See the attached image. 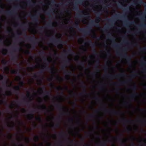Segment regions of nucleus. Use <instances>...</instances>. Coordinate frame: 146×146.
I'll return each instance as SVG.
<instances>
[{
    "mask_svg": "<svg viewBox=\"0 0 146 146\" xmlns=\"http://www.w3.org/2000/svg\"><path fill=\"white\" fill-rule=\"evenodd\" d=\"M35 111L34 110H32L31 111L32 113H31L28 115L29 119L31 120L33 119L34 118V117L33 113Z\"/></svg>",
    "mask_w": 146,
    "mask_h": 146,
    "instance_id": "72a5a7b5",
    "label": "nucleus"
},
{
    "mask_svg": "<svg viewBox=\"0 0 146 146\" xmlns=\"http://www.w3.org/2000/svg\"><path fill=\"white\" fill-rule=\"evenodd\" d=\"M45 90L44 92H42L44 95L46 97H48L50 95H51V94L50 92L46 90V88L44 86H43L42 88H40V90L42 91L43 90Z\"/></svg>",
    "mask_w": 146,
    "mask_h": 146,
    "instance_id": "aec40b11",
    "label": "nucleus"
},
{
    "mask_svg": "<svg viewBox=\"0 0 146 146\" xmlns=\"http://www.w3.org/2000/svg\"><path fill=\"white\" fill-rule=\"evenodd\" d=\"M41 109L42 111H45L47 113H50L51 111L48 110L46 106L44 104H43L41 107Z\"/></svg>",
    "mask_w": 146,
    "mask_h": 146,
    "instance_id": "a878e982",
    "label": "nucleus"
},
{
    "mask_svg": "<svg viewBox=\"0 0 146 146\" xmlns=\"http://www.w3.org/2000/svg\"><path fill=\"white\" fill-rule=\"evenodd\" d=\"M7 92L8 93V94H4L3 95L4 96H5L6 95L9 96V95H11L12 94L11 92L10 91H8Z\"/></svg>",
    "mask_w": 146,
    "mask_h": 146,
    "instance_id": "0e129e2a",
    "label": "nucleus"
},
{
    "mask_svg": "<svg viewBox=\"0 0 146 146\" xmlns=\"http://www.w3.org/2000/svg\"><path fill=\"white\" fill-rule=\"evenodd\" d=\"M111 34L110 33H108V34L107 37L109 38L110 37V38H109V40H111V41L113 43L112 45V46L115 48H119L120 47V45L117 44L115 42V39L113 37H111Z\"/></svg>",
    "mask_w": 146,
    "mask_h": 146,
    "instance_id": "ddd939ff",
    "label": "nucleus"
},
{
    "mask_svg": "<svg viewBox=\"0 0 146 146\" xmlns=\"http://www.w3.org/2000/svg\"><path fill=\"white\" fill-rule=\"evenodd\" d=\"M134 74L131 75L130 76V78H129L127 81L121 82L119 84L116 82H114L113 83V84L116 86H119L120 84H126L127 82H131L132 81V79L135 77L137 76L136 73L134 72Z\"/></svg>",
    "mask_w": 146,
    "mask_h": 146,
    "instance_id": "423d86ee",
    "label": "nucleus"
},
{
    "mask_svg": "<svg viewBox=\"0 0 146 146\" xmlns=\"http://www.w3.org/2000/svg\"><path fill=\"white\" fill-rule=\"evenodd\" d=\"M81 86L83 88V91L82 93H80L79 94V95L80 96H82L83 94L85 95H89L86 92V86L85 85V82L83 81H82L81 82Z\"/></svg>",
    "mask_w": 146,
    "mask_h": 146,
    "instance_id": "2eb2a0df",
    "label": "nucleus"
},
{
    "mask_svg": "<svg viewBox=\"0 0 146 146\" xmlns=\"http://www.w3.org/2000/svg\"><path fill=\"white\" fill-rule=\"evenodd\" d=\"M134 23V22H128L127 23L125 24V25L126 26L128 27L129 25H132Z\"/></svg>",
    "mask_w": 146,
    "mask_h": 146,
    "instance_id": "49530a36",
    "label": "nucleus"
},
{
    "mask_svg": "<svg viewBox=\"0 0 146 146\" xmlns=\"http://www.w3.org/2000/svg\"><path fill=\"white\" fill-rule=\"evenodd\" d=\"M141 62L142 70L144 72L146 73V67H143V66H146V60H145L144 61L141 60Z\"/></svg>",
    "mask_w": 146,
    "mask_h": 146,
    "instance_id": "4be33fe9",
    "label": "nucleus"
},
{
    "mask_svg": "<svg viewBox=\"0 0 146 146\" xmlns=\"http://www.w3.org/2000/svg\"><path fill=\"white\" fill-rule=\"evenodd\" d=\"M125 131L128 133H129L131 131V128L129 127H127L125 129Z\"/></svg>",
    "mask_w": 146,
    "mask_h": 146,
    "instance_id": "09e8293b",
    "label": "nucleus"
},
{
    "mask_svg": "<svg viewBox=\"0 0 146 146\" xmlns=\"http://www.w3.org/2000/svg\"><path fill=\"white\" fill-rule=\"evenodd\" d=\"M79 65L82 66L84 68H85L84 67L85 64L83 61H81L78 63Z\"/></svg>",
    "mask_w": 146,
    "mask_h": 146,
    "instance_id": "c03bdc74",
    "label": "nucleus"
},
{
    "mask_svg": "<svg viewBox=\"0 0 146 146\" xmlns=\"http://www.w3.org/2000/svg\"><path fill=\"white\" fill-rule=\"evenodd\" d=\"M116 54L117 55L121 57L125 58L127 62L129 64V65L130 66H132V64L130 62L132 58V57L131 56H128L126 53L124 54H123L117 52Z\"/></svg>",
    "mask_w": 146,
    "mask_h": 146,
    "instance_id": "0eeeda50",
    "label": "nucleus"
},
{
    "mask_svg": "<svg viewBox=\"0 0 146 146\" xmlns=\"http://www.w3.org/2000/svg\"><path fill=\"white\" fill-rule=\"evenodd\" d=\"M19 7H21V6L19 5H17L14 7V9L12 11L5 12L4 10L3 7L1 6H0V8L2 9L1 11H3L6 15L9 16H13L16 14L17 13L15 10V9H18L19 8Z\"/></svg>",
    "mask_w": 146,
    "mask_h": 146,
    "instance_id": "20e7f679",
    "label": "nucleus"
},
{
    "mask_svg": "<svg viewBox=\"0 0 146 146\" xmlns=\"http://www.w3.org/2000/svg\"><path fill=\"white\" fill-rule=\"evenodd\" d=\"M7 52V50L6 49H4L3 50L2 52L4 55H6V53Z\"/></svg>",
    "mask_w": 146,
    "mask_h": 146,
    "instance_id": "a18cd8bd",
    "label": "nucleus"
},
{
    "mask_svg": "<svg viewBox=\"0 0 146 146\" xmlns=\"http://www.w3.org/2000/svg\"><path fill=\"white\" fill-rule=\"evenodd\" d=\"M137 121L138 122H140L143 124L145 123L146 122V121L145 120H137Z\"/></svg>",
    "mask_w": 146,
    "mask_h": 146,
    "instance_id": "864d4df0",
    "label": "nucleus"
},
{
    "mask_svg": "<svg viewBox=\"0 0 146 146\" xmlns=\"http://www.w3.org/2000/svg\"><path fill=\"white\" fill-rule=\"evenodd\" d=\"M106 105L104 104H103V107L102 109L104 110V111L106 113L115 115H118L121 114L124 115L123 113H122L120 112L117 111L115 110H108L106 109Z\"/></svg>",
    "mask_w": 146,
    "mask_h": 146,
    "instance_id": "39448f33",
    "label": "nucleus"
},
{
    "mask_svg": "<svg viewBox=\"0 0 146 146\" xmlns=\"http://www.w3.org/2000/svg\"><path fill=\"white\" fill-rule=\"evenodd\" d=\"M125 76V75L124 73H121L117 74V75H115L111 74H106V76L108 78L113 79L116 78L118 77H124Z\"/></svg>",
    "mask_w": 146,
    "mask_h": 146,
    "instance_id": "4468645a",
    "label": "nucleus"
},
{
    "mask_svg": "<svg viewBox=\"0 0 146 146\" xmlns=\"http://www.w3.org/2000/svg\"><path fill=\"white\" fill-rule=\"evenodd\" d=\"M113 138H114L116 140H119L120 141H122V143L123 144H125L126 141V140H123L122 139H121L120 137H113Z\"/></svg>",
    "mask_w": 146,
    "mask_h": 146,
    "instance_id": "c85d7f7f",
    "label": "nucleus"
},
{
    "mask_svg": "<svg viewBox=\"0 0 146 146\" xmlns=\"http://www.w3.org/2000/svg\"><path fill=\"white\" fill-rule=\"evenodd\" d=\"M77 133L80 135L81 141H82L83 142H84V138L83 137H82L80 135L79 132H77Z\"/></svg>",
    "mask_w": 146,
    "mask_h": 146,
    "instance_id": "8fccbe9b",
    "label": "nucleus"
},
{
    "mask_svg": "<svg viewBox=\"0 0 146 146\" xmlns=\"http://www.w3.org/2000/svg\"><path fill=\"white\" fill-rule=\"evenodd\" d=\"M8 126L9 127L11 128V130L13 129L15 127V125L14 123H13V125H8Z\"/></svg>",
    "mask_w": 146,
    "mask_h": 146,
    "instance_id": "6e6d98bb",
    "label": "nucleus"
},
{
    "mask_svg": "<svg viewBox=\"0 0 146 146\" xmlns=\"http://www.w3.org/2000/svg\"><path fill=\"white\" fill-rule=\"evenodd\" d=\"M100 145L101 146H107V142L106 141H104L100 143Z\"/></svg>",
    "mask_w": 146,
    "mask_h": 146,
    "instance_id": "ea45409f",
    "label": "nucleus"
},
{
    "mask_svg": "<svg viewBox=\"0 0 146 146\" xmlns=\"http://www.w3.org/2000/svg\"><path fill=\"white\" fill-rule=\"evenodd\" d=\"M87 43L89 44H91L92 47H93V48H94V49L93 50V52L94 54L96 56H97L98 55V54L97 52V51H96L95 48V44H94L93 43V42H92V41H91L90 40H88L87 42H85L84 43V44H86Z\"/></svg>",
    "mask_w": 146,
    "mask_h": 146,
    "instance_id": "a211bd4d",
    "label": "nucleus"
},
{
    "mask_svg": "<svg viewBox=\"0 0 146 146\" xmlns=\"http://www.w3.org/2000/svg\"><path fill=\"white\" fill-rule=\"evenodd\" d=\"M1 101L2 103H5L7 105V103L5 100H1Z\"/></svg>",
    "mask_w": 146,
    "mask_h": 146,
    "instance_id": "e2e57ef3",
    "label": "nucleus"
},
{
    "mask_svg": "<svg viewBox=\"0 0 146 146\" xmlns=\"http://www.w3.org/2000/svg\"><path fill=\"white\" fill-rule=\"evenodd\" d=\"M144 6L146 7L145 11L143 13H141L139 15L141 16L140 19L143 21H145L146 19V3L144 5Z\"/></svg>",
    "mask_w": 146,
    "mask_h": 146,
    "instance_id": "412c9836",
    "label": "nucleus"
},
{
    "mask_svg": "<svg viewBox=\"0 0 146 146\" xmlns=\"http://www.w3.org/2000/svg\"><path fill=\"white\" fill-rule=\"evenodd\" d=\"M143 2L142 0H137V1L133 3L132 4L133 5L135 6L136 5H137L139 3L141 4Z\"/></svg>",
    "mask_w": 146,
    "mask_h": 146,
    "instance_id": "f704fd0d",
    "label": "nucleus"
},
{
    "mask_svg": "<svg viewBox=\"0 0 146 146\" xmlns=\"http://www.w3.org/2000/svg\"><path fill=\"white\" fill-rule=\"evenodd\" d=\"M139 28H144L146 27V24L145 23L142 24L138 26Z\"/></svg>",
    "mask_w": 146,
    "mask_h": 146,
    "instance_id": "4c0bfd02",
    "label": "nucleus"
},
{
    "mask_svg": "<svg viewBox=\"0 0 146 146\" xmlns=\"http://www.w3.org/2000/svg\"><path fill=\"white\" fill-rule=\"evenodd\" d=\"M65 135V133L63 132H60L59 134V135L60 137H62Z\"/></svg>",
    "mask_w": 146,
    "mask_h": 146,
    "instance_id": "4d7b16f0",
    "label": "nucleus"
},
{
    "mask_svg": "<svg viewBox=\"0 0 146 146\" xmlns=\"http://www.w3.org/2000/svg\"><path fill=\"white\" fill-rule=\"evenodd\" d=\"M21 64H18L17 65V66L19 69V70H12L11 71V73L13 74H17L18 73L19 75V78L20 80L21 79V75L19 74L20 70L21 68Z\"/></svg>",
    "mask_w": 146,
    "mask_h": 146,
    "instance_id": "6ab92c4d",
    "label": "nucleus"
},
{
    "mask_svg": "<svg viewBox=\"0 0 146 146\" xmlns=\"http://www.w3.org/2000/svg\"><path fill=\"white\" fill-rule=\"evenodd\" d=\"M70 61L71 59L68 58H64V64L61 66L62 69L64 70V74L66 75V79H70V76L73 74L71 72L66 70L65 69V68L67 67V64L70 62Z\"/></svg>",
    "mask_w": 146,
    "mask_h": 146,
    "instance_id": "f257e3e1",
    "label": "nucleus"
},
{
    "mask_svg": "<svg viewBox=\"0 0 146 146\" xmlns=\"http://www.w3.org/2000/svg\"><path fill=\"white\" fill-rule=\"evenodd\" d=\"M95 62L96 63V65L95 66V68H96V71L97 72H98L100 71V70L98 68V66L100 62V60L98 59L95 61Z\"/></svg>",
    "mask_w": 146,
    "mask_h": 146,
    "instance_id": "bb28decb",
    "label": "nucleus"
},
{
    "mask_svg": "<svg viewBox=\"0 0 146 146\" xmlns=\"http://www.w3.org/2000/svg\"><path fill=\"white\" fill-rule=\"evenodd\" d=\"M43 58H44V61H46L48 62V63L50 62L49 60L47 58H46L45 57H44Z\"/></svg>",
    "mask_w": 146,
    "mask_h": 146,
    "instance_id": "774afa93",
    "label": "nucleus"
},
{
    "mask_svg": "<svg viewBox=\"0 0 146 146\" xmlns=\"http://www.w3.org/2000/svg\"><path fill=\"white\" fill-rule=\"evenodd\" d=\"M27 97L28 98L29 100L28 101H27L26 102V104L27 105H28L29 103H31L32 102V100L31 99V96L29 92H28L27 95Z\"/></svg>",
    "mask_w": 146,
    "mask_h": 146,
    "instance_id": "cd10ccee",
    "label": "nucleus"
},
{
    "mask_svg": "<svg viewBox=\"0 0 146 146\" xmlns=\"http://www.w3.org/2000/svg\"><path fill=\"white\" fill-rule=\"evenodd\" d=\"M111 25H110L107 26L105 27L103 29H102V31L103 32H106L107 31V29H108L109 28V26Z\"/></svg>",
    "mask_w": 146,
    "mask_h": 146,
    "instance_id": "58836bf2",
    "label": "nucleus"
},
{
    "mask_svg": "<svg viewBox=\"0 0 146 146\" xmlns=\"http://www.w3.org/2000/svg\"><path fill=\"white\" fill-rule=\"evenodd\" d=\"M107 21L110 22H112L113 21V19L108 18L107 19Z\"/></svg>",
    "mask_w": 146,
    "mask_h": 146,
    "instance_id": "338daca9",
    "label": "nucleus"
},
{
    "mask_svg": "<svg viewBox=\"0 0 146 146\" xmlns=\"http://www.w3.org/2000/svg\"><path fill=\"white\" fill-rule=\"evenodd\" d=\"M55 106L57 108V109L60 111H62V112L61 113L62 115H69V113L66 112L65 111L64 107L62 106V105L60 103H58L55 104Z\"/></svg>",
    "mask_w": 146,
    "mask_h": 146,
    "instance_id": "f8f14e48",
    "label": "nucleus"
},
{
    "mask_svg": "<svg viewBox=\"0 0 146 146\" xmlns=\"http://www.w3.org/2000/svg\"><path fill=\"white\" fill-rule=\"evenodd\" d=\"M123 43L125 44H127L128 45H130V44L133 46H136L137 45V42L134 43H130L128 40L124 39L123 40Z\"/></svg>",
    "mask_w": 146,
    "mask_h": 146,
    "instance_id": "393cba45",
    "label": "nucleus"
},
{
    "mask_svg": "<svg viewBox=\"0 0 146 146\" xmlns=\"http://www.w3.org/2000/svg\"><path fill=\"white\" fill-rule=\"evenodd\" d=\"M39 54L40 55H43L44 54H45V52L44 51H40L39 52Z\"/></svg>",
    "mask_w": 146,
    "mask_h": 146,
    "instance_id": "bf43d9fd",
    "label": "nucleus"
},
{
    "mask_svg": "<svg viewBox=\"0 0 146 146\" xmlns=\"http://www.w3.org/2000/svg\"><path fill=\"white\" fill-rule=\"evenodd\" d=\"M132 90L135 91V93L131 95L130 96V98L132 99H134L138 95V94L135 92L137 89V87L135 85H134L131 88Z\"/></svg>",
    "mask_w": 146,
    "mask_h": 146,
    "instance_id": "f3484780",
    "label": "nucleus"
},
{
    "mask_svg": "<svg viewBox=\"0 0 146 146\" xmlns=\"http://www.w3.org/2000/svg\"><path fill=\"white\" fill-rule=\"evenodd\" d=\"M56 89L57 90H61L62 91L63 90L62 88H61V86L56 87Z\"/></svg>",
    "mask_w": 146,
    "mask_h": 146,
    "instance_id": "13d9d810",
    "label": "nucleus"
},
{
    "mask_svg": "<svg viewBox=\"0 0 146 146\" xmlns=\"http://www.w3.org/2000/svg\"><path fill=\"white\" fill-rule=\"evenodd\" d=\"M2 63L5 65H6L8 63V61L3 60L2 61Z\"/></svg>",
    "mask_w": 146,
    "mask_h": 146,
    "instance_id": "79ce46f5",
    "label": "nucleus"
},
{
    "mask_svg": "<svg viewBox=\"0 0 146 146\" xmlns=\"http://www.w3.org/2000/svg\"><path fill=\"white\" fill-rule=\"evenodd\" d=\"M4 76L5 77V81H3L2 82L3 84V85H5V84H6V86L7 87H10L12 85V83H11V85H9V80L8 79H7V78L6 76L5 75Z\"/></svg>",
    "mask_w": 146,
    "mask_h": 146,
    "instance_id": "b1692460",
    "label": "nucleus"
},
{
    "mask_svg": "<svg viewBox=\"0 0 146 146\" xmlns=\"http://www.w3.org/2000/svg\"><path fill=\"white\" fill-rule=\"evenodd\" d=\"M122 122L126 123H131L133 122V121L131 120H127L125 118H123L121 120Z\"/></svg>",
    "mask_w": 146,
    "mask_h": 146,
    "instance_id": "c756f323",
    "label": "nucleus"
},
{
    "mask_svg": "<svg viewBox=\"0 0 146 146\" xmlns=\"http://www.w3.org/2000/svg\"><path fill=\"white\" fill-rule=\"evenodd\" d=\"M139 49L141 51H144L146 50V47H143V48L140 47Z\"/></svg>",
    "mask_w": 146,
    "mask_h": 146,
    "instance_id": "de8ad7c7",
    "label": "nucleus"
},
{
    "mask_svg": "<svg viewBox=\"0 0 146 146\" xmlns=\"http://www.w3.org/2000/svg\"><path fill=\"white\" fill-rule=\"evenodd\" d=\"M66 141L67 142L70 144H74L73 141V140L70 141V139L69 137L66 140Z\"/></svg>",
    "mask_w": 146,
    "mask_h": 146,
    "instance_id": "e433bc0d",
    "label": "nucleus"
},
{
    "mask_svg": "<svg viewBox=\"0 0 146 146\" xmlns=\"http://www.w3.org/2000/svg\"><path fill=\"white\" fill-rule=\"evenodd\" d=\"M115 17L116 18H125L127 17V15L125 14L123 15L122 16L120 15V14H116L115 16Z\"/></svg>",
    "mask_w": 146,
    "mask_h": 146,
    "instance_id": "473e14b6",
    "label": "nucleus"
},
{
    "mask_svg": "<svg viewBox=\"0 0 146 146\" xmlns=\"http://www.w3.org/2000/svg\"><path fill=\"white\" fill-rule=\"evenodd\" d=\"M53 23L52 22H50L47 23L46 25V26L49 28H51L52 27H53Z\"/></svg>",
    "mask_w": 146,
    "mask_h": 146,
    "instance_id": "c9c22d12",
    "label": "nucleus"
},
{
    "mask_svg": "<svg viewBox=\"0 0 146 146\" xmlns=\"http://www.w3.org/2000/svg\"><path fill=\"white\" fill-rule=\"evenodd\" d=\"M34 141L35 142H37L39 140V137L38 136H35L34 138Z\"/></svg>",
    "mask_w": 146,
    "mask_h": 146,
    "instance_id": "37998d69",
    "label": "nucleus"
},
{
    "mask_svg": "<svg viewBox=\"0 0 146 146\" xmlns=\"http://www.w3.org/2000/svg\"><path fill=\"white\" fill-rule=\"evenodd\" d=\"M28 16L31 17L34 23H37L39 22L38 16L37 14L33 15L30 14Z\"/></svg>",
    "mask_w": 146,
    "mask_h": 146,
    "instance_id": "dca6fc26",
    "label": "nucleus"
},
{
    "mask_svg": "<svg viewBox=\"0 0 146 146\" xmlns=\"http://www.w3.org/2000/svg\"><path fill=\"white\" fill-rule=\"evenodd\" d=\"M50 40L51 42H52L56 45L60 44V45L61 46H62L63 44H65L67 43L66 41H63L59 38H58V39H56L54 37L50 39Z\"/></svg>",
    "mask_w": 146,
    "mask_h": 146,
    "instance_id": "6e6552de",
    "label": "nucleus"
},
{
    "mask_svg": "<svg viewBox=\"0 0 146 146\" xmlns=\"http://www.w3.org/2000/svg\"><path fill=\"white\" fill-rule=\"evenodd\" d=\"M82 0H76L74 4L73 5V9L76 11H78V12L84 14V12L82 11H79V8L78 5V4H82Z\"/></svg>",
    "mask_w": 146,
    "mask_h": 146,
    "instance_id": "9d476101",
    "label": "nucleus"
},
{
    "mask_svg": "<svg viewBox=\"0 0 146 146\" xmlns=\"http://www.w3.org/2000/svg\"><path fill=\"white\" fill-rule=\"evenodd\" d=\"M52 12L51 10H50L49 11L46 12V14L47 15H49L50 16V17H51V15L50 14V13H51Z\"/></svg>",
    "mask_w": 146,
    "mask_h": 146,
    "instance_id": "052dcab7",
    "label": "nucleus"
},
{
    "mask_svg": "<svg viewBox=\"0 0 146 146\" xmlns=\"http://www.w3.org/2000/svg\"><path fill=\"white\" fill-rule=\"evenodd\" d=\"M74 25L79 31L84 33L86 35H89L92 29V27L90 26H88L86 29L80 28L79 27V23L77 21L75 22Z\"/></svg>",
    "mask_w": 146,
    "mask_h": 146,
    "instance_id": "f03ea898",
    "label": "nucleus"
},
{
    "mask_svg": "<svg viewBox=\"0 0 146 146\" xmlns=\"http://www.w3.org/2000/svg\"><path fill=\"white\" fill-rule=\"evenodd\" d=\"M25 53L28 54H31V52L29 50H27L25 51Z\"/></svg>",
    "mask_w": 146,
    "mask_h": 146,
    "instance_id": "680f3d73",
    "label": "nucleus"
},
{
    "mask_svg": "<svg viewBox=\"0 0 146 146\" xmlns=\"http://www.w3.org/2000/svg\"><path fill=\"white\" fill-rule=\"evenodd\" d=\"M19 84L21 86H15L14 87V89L15 91H17L19 92L20 91V87L23 86L24 84V82L23 81H20Z\"/></svg>",
    "mask_w": 146,
    "mask_h": 146,
    "instance_id": "5701e85b",
    "label": "nucleus"
},
{
    "mask_svg": "<svg viewBox=\"0 0 146 146\" xmlns=\"http://www.w3.org/2000/svg\"><path fill=\"white\" fill-rule=\"evenodd\" d=\"M64 52L65 53L64 56H65V57H66L67 56L68 53H73L72 50L70 48L69 50H68V51H66V50H64Z\"/></svg>",
    "mask_w": 146,
    "mask_h": 146,
    "instance_id": "7c9ffc66",
    "label": "nucleus"
},
{
    "mask_svg": "<svg viewBox=\"0 0 146 146\" xmlns=\"http://www.w3.org/2000/svg\"><path fill=\"white\" fill-rule=\"evenodd\" d=\"M36 120L40 122L42 121L41 118V117H40V116L38 117H36Z\"/></svg>",
    "mask_w": 146,
    "mask_h": 146,
    "instance_id": "3c124183",
    "label": "nucleus"
},
{
    "mask_svg": "<svg viewBox=\"0 0 146 146\" xmlns=\"http://www.w3.org/2000/svg\"><path fill=\"white\" fill-rule=\"evenodd\" d=\"M22 49L21 48V47H16L14 49V50L15 51L16 50L19 51Z\"/></svg>",
    "mask_w": 146,
    "mask_h": 146,
    "instance_id": "603ef678",
    "label": "nucleus"
},
{
    "mask_svg": "<svg viewBox=\"0 0 146 146\" xmlns=\"http://www.w3.org/2000/svg\"><path fill=\"white\" fill-rule=\"evenodd\" d=\"M94 117V115L92 114H90L88 116V117L90 118H93Z\"/></svg>",
    "mask_w": 146,
    "mask_h": 146,
    "instance_id": "69168bd1",
    "label": "nucleus"
},
{
    "mask_svg": "<svg viewBox=\"0 0 146 146\" xmlns=\"http://www.w3.org/2000/svg\"><path fill=\"white\" fill-rule=\"evenodd\" d=\"M130 9V8L129 7H127V8H125L123 9V11H125L127 13H128L129 12V10Z\"/></svg>",
    "mask_w": 146,
    "mask_h": 146,
    "instance_id": "5fc2aeb1",
    "label": "nucleus"
},
{
    "mask_svg": "<svg viewBox=\"0 0 146 146\" xmlns=\"http://www.w3.org/2000/svg\"><path fill=\"white\" fill-rule=\"evenodd\" d=\"M97 17L95 20H91L90 23V25L92 26H96V27H100L99 23L100 22L101 18L100 16L101 15L102 13L100 11H99L96 13Z\"/></svg>",
    "mask_w": 146,
    "mask_h": 146,
    "instance_id": "7ed1b4c3",
    "label": "nucleus"
},
{
    "mask_svg": "<svg viewBox=\"0 0 146 146\" xmlns=\"http://www.w3.org/2000/svg\"><path fill=\"white\" fill-rule=\"evenodd\" d=\"M11 54L12 55V58H11V60H12L13 61H14L16 62V63H18L17 60V58H18V57L17 56H14L13 55V53L11 52Z\"/></svg>",
    "mask_w": 146,
    "mask_h": 146,
    "instance_id": "2f4dec72",
    "label": "nucleus"
},
{
    "mask_svg": "<svg viewBox=\"0 0 146 146\" xmlns=\"http://www.w3.org/2000/svg\"><path fill=\"white\" fill-rule=\"evenodd\" d=\"M25 36L27 40L30 41L32 42L33 44V45L32 46L33 48H35V45L37 42L38 39L35 36L31 37V36H28L26 34H25Z\"/></svg>",
    "mask_w": 146,
    "mask_h": 146,
    "instance_id": "9b49d317",
    "label": "nucleus"
},
{
    "mask_svg": "<svg viewBox=\"0 0 146 146\" xmlns=\"http://www.w3.org/2000/svg\"><path fill=\"white\" fill-rule=\"evenodd\" d=\"M43 69H45V70H48L52 74H54L55 73V69L54 67L50 68L48 66H44L43 69L39 72H38L37 73L40 74H42L44 72V70H43Z\"/></svg>",
    "mask_w": 146,
    "mask_h": 146,
    "instance_id": "1a4fd4ad",
    "label": "nucleus"
},
{
    "mask_svg": "<svg viewBox=\"0 0 146 146\" xmlns=\"http://www.w3.org/2000/svg\"><path fill=\"white\" fill-rule=\"evenodd\" d=\"M124 104L125 106H128L129 107H130L131 106V103L129 102H125L124 103Z\"/></svg>",
    "mask_w": 146,
    "mask_h": 146,
    "instance_id": "a19ab883",
    "label": "nucleus"
}]
</instances>
